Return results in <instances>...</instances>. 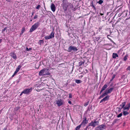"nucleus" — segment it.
I'll return each instance as SVG.
<instances>
[{"label": "nucleus", "mask_w": 130, "mask_h": 130, "mask_svg": "<svg viewBox=\"0 0 130 130\" xmlns=\"http://www.w3.org/2000/svg\"><path fill=\"white\" fill-rule=\"evenodd\" d=\"M62 7L64 12H65L67 10L70 11L72 10L75 11L77 9L76 7L73 5V3L69 2L68 0H62Z\"/></svg>", "instance_id": "nucleus-1"}, {"label": "nucleus", "mask_w": 130, "mask_h": 130, "mask_svg": "<svg viewBox=\"0 0 130 130\" xmlns=\"http://www.w3.org/2000/svg\"><path fill=\"white\" fill-rule=\"evenodd\" d=\"M121 18H119L118 19V21L115 24H112V27H114L115 25H116L117 26L116 28L117 29V30L118 33V35H120V34H122V32L121 30V28L122 27V20Z\"/></svg>", "instance_id": "nucleus-2"}, {"label": "nucleus", "mask_w": 130, "mask_h": 130, "mask_svg": "<svg viewBox=\"0 0 130 130\" xmlns=\"http://www.w3.org/2000/svg\"><path fill=\"white\" fill-rule=\"evenodd\" d=\"M113 89V88H111L109 89H107L105 91L104 93L100 96L98 99H100L105 96H107L108 94L112 92Z\"/></svg>", "instance_id": "nucleus-3"}, {"label": "nucleus", "mask_w": 130, "mask_h": 130, "mask_svg": "<svg viewBox=\"0 0 130 130\" xmlns=\"http://www.w3.org/2000/svg\"><path fill=\"white\" fill-rule=\"evenodd\" d=\"M39 22L40 21H39L36 23L31 26L29 30L30 32H32L34 31L35 30L38 28V26H40V24Z\"/></svg>", "instance_id": "nucleus-4"}, {"label": "nucleus", "mask_w": 130, "mask_h": 130, "mask_svg": "<svg viewBox=\"0 0 130 130\" xmlns=\"http://www.w3.org/2000/svg\"><path fill=\"white\" fill-rule=\"evenodd\" d=\"M78 49L75 46H73L72 45L70 46L68 48L67 51L69 52H77Z\"/></svg>", "instance_id": "nucleus-5"}, {"label": "nucleus", "mask_w": 130, "mask_h": 130, "mask_svg": "<svg viewBox=\"0 0 130 130\" xmlns=\"http://www.w3.org/2000/svg\"><path fill=\"white\" fill-rule=\"evenodd\" d=\"M55 32L54 31V30L48 36H45L44 38L45 40H47L48 39H51L54 37Z\"/></svg>", "instance_id": "nucleus-6"}, {"label": "nucleus", "mask_w": 130, "mask_h": 130, "mask_svg": "<svg viewBox=\"0 0 130 130\" xmlns=\"http://www.w3.org/2000/svg\"><path fill=\"white\" fill-rule=\"evenodd\" d=\"M98 123L99 122L98 121H92L91 123H89L88 126H92L93 127H94L98 125Z\"/></svg>", "instance_id": "nucleus-7"}, {"label": "nucleus", "mask_w": 130, "mask_h": 130, "mask_svg": "<svg viewBox=\"0 0 130 130\" xmlns=\"http://www.w3.org/2000/svg\"><path fill=\"white\" fill-rule=\"evenodd\" d=\"M56 102V104H57V106L59 107L63 105L64 104L63 101L60 99L59 100L58 99L57 100Z\"/></svg>", "instance_id": "nucleus-8"}, {"label": "nucleus", "mask_w": 130, "mask_h": 130, "mask_svg": "<svg viewBox=\"0 0 130 130\" xmlns=\"http://www.w3.org/2000/svg\"><path fill=\"white\" fill-rule=\"evenodd\" d=\"M32 90V88L30 89H26L23 91V93H24L25 94H28Z\"/></svg>", "instance_id": "nucleus-9"}, {"label": "nucleus", "mask_w": 130, "mask_h": 130, "mask_svg": "<svg viewBox=\"0 0 130 130\" xmlns=\"http://www.w3.org/2000/svg\"><path fill=\"white\" fill-rule=\"evenodd\" d=\"M90 2V6L94 10H95V11L96 10V9L95 7V5L94 4L95 3V1H91Z\"/></svg>", "instance_id": "nucleus-10"}, {"label": "nucleus", "mask_w": 130, "mask_h": 130, "mask_svg": "<svg viewBox=\"0 0 130 130\" xmlns=\"http://www.w3.org/2000/svg\"><path fill=\"white\" fill-rule=\"evenodd\" d=\"M94 40L99 42H100L102 40L101 39H100L101 38L100 36H96L94 38Z\"/></svg>", "instance_id": "nucleus-11"}, {"label": "nucleus", "mask_w": 130, "mask_h": 130, "mask_svg": "<svg viewBox=\"0 0 130 130\" xmlns=\"http://www.w3.org/2000/svg\"><path fill=\"white\" fill-rule=\"evenodd\" d=\"M130 107V103H128L125 106L123 107L122 108L123 109V110H126L128 111L129 110Z\"/></svg>", "instance_id": "nucleus-12"}, {"label": "nucleus", "mask_w": 130, "mask_h": 130, "mask_svg": "<svg viewBox=\"0 0 130 130\" xmlns=\"http://www.w3.org/2000/svg\"><path fill=\"white\" fill-rule=\"evenodd\" d=\"M45 71L44 73L43 74V75H50L51 73L49 72L50 70L48 69L45 68Z\"/></svg>", "instance_id": "nucleus-13"}, {"label": "nucleus", "mask_w": 130, "mask_h": 130, "mask_svg": "<svg viewBox=\"0 0 130 130\" xmlns=\"http://www.w3.org/2000/svg\"><path fill=\"white\" fill-rule=\"evenodd\" d=\"M109 97L110 96L109 95H107V96H106L103 99H102L101 100L100 103L102 102L103 101L105 102L106 101H107L109 99Z\"/></svg>", "instance_id": "nucleus-14"}, {"label": "nucleus", "mask_w": 130, "mask_h": 130, "mask_svg": "<svg viewBox=\"0 0 130 130\" xmlns=\"http://www.w3.org/2000/svg\"><path fill=\"white\" fill-rule=\"evenodd\" d=\"M51 8L52 11L53 12H54L56 9V7L53 3H52L51 6Z\"/></svg>", "instance_id": "nucleus-15"}, {"label": "nucleus", "mask_w": 130, "mask_h": 130, "mask_svg": "<svg viewBox=\"0 0 130 130\" xmlns=\"http://www.w3.org/2000/svg\"><path fill=\"white\" fill-rule=\"evenodd\" d=\"M45 68L43 69L42 70H41L39 73V75L40 76H41L43 75V74H44V71H45Z\"/></svg>", "instance_id": "nucleus-16"}, {"label": "nucleus", "mask_w": 130, "mask_h": 130, "mask_svg": "<svg viewBox=\"0 0 130 130\" xmlns=\"http://www.w3.org/2000/svg\"><path fill=\"white\" fill-rule=\"evenodd\" d=\"M11 57L14 59L15 60L17 58V57L16 56L15 54L14 53H11Z\"/></svg>", "instance_id": "nucleus-17"}, {"label": "nucleus", "mask_w": 130, "mask_h": 130, "mask_svg": "<svg viewBox=\"0 0 130 130\" xmlns=\"http://www.w3.org/2000/svg\"><path fill=\"white\" fill-rule=\"evenodd\" d=\"M97 127H98L99 128L102 129L103 128H105L104 127H106V125L105 124H102L98 126Z\"/></svg>", "instance_id": "nucleus-18"}, {"label": "nucleus", "mask_w": 130, "mask_h": 130, "mask_svg": "<svg viewBox=\"0 0 130 130\" xmlns=\"http://www.w3.org/2000/svg\"><path fill=\"white\" fill-rule=\"evenodd\" d=\"M44 39L42 40H40L38 42V44L40 45L43 44L44 43Z\"/></svg>", "instance_id": "nucleus-19"}, {"label": "nucleus", "mask_w": 130, "mask_h": 130, "mask_svg": "<svg viewBox=\"0 0 130 130\" xmlns=\"http://www.w3.org/2000/svg\"><path fill=\"white\" fill-rule=\"evenodd\" d=\"M85 60H84L82 61L81 60L79 62V66L80 67L82 65H84V63H85Z\"/></svg>", "instance_id": "nucleus-20"}, {"label": "nucleus", "mask_w": 130, "mask_h": 130, "mask_svg": "<svg viewBox=\"0 0 130 130\" xmlns=\"http://www.w3.org/2000/svg\"><path fill=\"white\" fill-rule=\"evenodd\" d=\"M86 117H84L83 118V120L82 122L80 124H81V125L83 124L84 125H85V124H86Z\"/></svg>", "instance_id": "nucleus-21"}, {"label": "nucleus", "mask_w": 130, "mask_h": 130, "mask_svg": "<svg viewBox=\"0 0 130 130\" xmlns=\"http://www.w3.org/2000/svg\"><path fill=\"white\" fill-rule=\"evenodd\" d=\"M118 57V55L116 53H113L112 54V58H116V57Z\"/></svg>", "instance_id": "nucleus-22"}, {"label": "nucleus", "mask_w": 130, "mask_h": 130, "mask_svg": "<svg viewBox=\"0 0 130 130\" xmlns=\"http://www.w3.org/2000/svg\"><path fill=\"white\" fill-rule=\"evenodd\" d=\"M108 86L107 84H106L102 87V90L103 91L105 90L107 88Z\"/></svg>", "instance_id": "nucleus-23"}, {"label": "nucleus", "mask_w": 130, "mask_h": 130, "mask_svg": "<svg viewBox=\"0 0 130 130\" xmlns=\"http://www.w3.org/2000/svg\"><path fill=\"white\" fill-rule=\"evenodd\" d=\"M126 110H123V113L124 115L125 116L128 114L129 113Z\"/></svg>", "instance_id": "nucleus-24"}, {"label": "nucleus", "mask_w": 130, "mask_h": 130, "mask_svg": "<svg viewBox=\"0 0 130 130\" xmlns=\"http://www.w3.org/2000/svg\"><path fill=\"white\" fill-rule=\"evenodd\" d=\"M122 14H123L122 17H126L127 15V12L126 11H123L122 12Z\"/></svg>", "instance_id": "nucleus-25"}, {"label": "nucleus", "mask_w": 130, "mask_h": 130, "mask_svg": "<svg viewBox=\"0 0 130 130\" xmlns=\"http://www.w3.org/2000/svg\"><path fill=\"white\" fill-rule=\"evenodd\" d=\"M75 82L78 84H80L82 82V81L79 79H76Z\"/></svg>", "instance_id": "nucleus-26"}, {"label": "nucleus", "mask_w": 130, "mask_h": 130, "mask_svg": "<svg viewBox=\"0 0 130 130\" xmlns=\"http://www.w3.org/2000/svg\"><path fill=\"white\" fill-rule=\"evenodd\" d=\"M21 67V65L18 66V67L17 68L16 71L18 72Z\"/></svg>", "instance_id": "nucleus-27"}, {"label": "nucleus", "mask_w": 130, "mask_h": 130, "mask_svg": "<svg viewBox=\"0 0 130 130\" xmlns=\"http://www.w3.org/2000/svg\"><path fill=\"white\" fill-rule=\"evenodd\" d=\"M119 121V119H115L113 121L112 124H113L116 123L118 122Z\"/></svg>", "instance_id": "nucleus-28"}, {"label": "nucleus", "mask_w": 130, "mask_h": 130, "mask_svg": "<svg viewBox=\"0 0 130 130\" xmlns=\"http://www.w3.org/2000/svg\"><path fill=\"white\" fill-rule=\"evenodd\" d=\"M128 57V55H126L123 58V60L125 61H126Z\"/></svg>", "instance_id": "nucleus-29"}, {"label": "nucleus", "mask_w": 130, "mask_h": 130, "mask_svg": "<svg viewBox=\"0 0 130 130\" xmlns=\"http://www.w3.org/2000/svg\"><path fill=\"white\" fill-rule=\"evenodd\" d=\"M81 126V124H80L77 126L75 128L76 130H79Z\"/></svg>", "instance_id": "nucleus-30"}, {"label": "nucleus", "mask_w": 130, "mask_h": 130, "mask_svg": "<svg viewBox=\"0 0 130 130\" xmlns=\"http://www.w3.org/2000/svg\"><path fill=\"white\" fill-rule=\"evenodd\" d=\"M103 2V1L102 0H100L99 1L97 2V3H99V4H102Z\"/></svg>", "instance_id": "nucleus-31"}, {"label": "nucleus", "mask_w": 130, "mask_h": 130, "mask_svg": "<svg viewBox=\"0 0 130 130\" xmlns=\"http://www.w3.org/2000/svg\"><path fill=\"white\" fill-rule=\"evenodd\" d=\"M25 28L24 27H23L22 28V29L21 33L20 34L21 35L22 34H23V32H24L25 31Z\"/></svg>", "instance_id": "nucleus-32"}, {"label": "nucleus", "mask_w": 130, "mask_h": 130, "mask_svg": "<svg viewBox=\"0 0 130 130\" xmlns=\"http://www.w3.org/2000/svg\"><path fill=\"white\" fill-rule=\"evenodd\" d=\"M122 8L121 7L117 11V13H118L121 12H122Z\"/></svg>", "instance_id": "nucleus-33"}, {"label": "nucleus", "mask_w": 130, "mask_h": 130, "mask_svg": "<svg viewBox=\"0 0 130 130\" xmlns=\"http://www.w3.org/2000/svg\"><path fill=\"white\" fill-rule=\"evenodd\" d=\"M71 86H72L74 87L76 86V84L75 83H72L70 85Z\"/></svg>", "instance_id": "nucleus-34"}, {"label": "nucleus", "mask_w": 130, "mask_h": 130, "mask_svg": "<svg viewBox=\"0 0 130 130\" xmlns=\"http://www.w3.org/2000/svg\"><path fill=\"white\" fill-rule=\"evenodd\" d=\"M100 15L102 16L104 15V12H103L102 10H101L100 12Z\"/></svg>", "instance_id": "nucleus-35"}, {"label": "nucleus", "mask_w": 130, "mask_h": 130, "mask_svg": "<svg viewBox=\"0 0 130 130\" xmlns=\"http://www.w3.org/2000/svg\"><path fill=\"white\" fill-rule=\"evenodd\" d=\"M127 79L126 78H125L124 79V80L123 81L124 85H125V84L127 82Z\"/></svg>", "instance_id": "nucleus-36"}, {"label": "nucleus", "mask_w": 130, "mask_h": 130, "mask_svg": "<svg viewBox=\"0 0 130 130\" xmlns=\"http://www.w3.org/2000/svg\"><path fill=\"white\" fill-rule=\"evenodd\" d=\"M90 106H89L87 110L86 111V113H87L88 111H90Z\"/></svg>", "instance_id": "nucleus-37"}, {"label": "nucleus", "mask_w": 130, "mask_h": 130, "mask_svg": "<svg viewBox=\"0 0 130 130\" xmlns=\"http://www.w3.org/2000/svg\"><path fill=\"white\" fill-rule=\"evenodd\" d=\"M7 27H5L4 29H3L2 30V32L4 33V32L7 30Z\"/></svg>", "instance_id": "nucleus-38"}, {"label": "nucleus", "mask_w": 130, "mask_h": 130, "mask_svg": "<svg viewBox=\"0 0 130 130\" xmlns=\"http://www.w3.org/2000/svg\"><path fill=\"white\" fill-rule=\"evenodd\" d=\"M89 101L88 102H87L86 103H85L84 104V106L86 107V106L89 104Z\"/></svg>", "instance_id": "nucleus-39"}, {"label": "nucleus", "mask_w": 130, "mask_h": 130, "mask_svg": "<svg viewBox=\"0 0 130 130\" xmlns=\"http://www.w3.org/2000/svg\"><path fill=\"white\" fill-rule=\"evenodd\" d=\"M122 116V112L120 113L117 116V117L118 118Z\"/></svg>", "instance_id": "nucleus-40"}, {"label": "nucleus", "mask_w": 130, "mask_h": 130, "mask_svg": "<svg viewBox=\"0 0 130 130\" xmlns=\"http://www.w3.org/2000/svg\"><path fill=\"white\" fill-rule=\"evenodd\" d=\"M41 7V6L40 5H38L37 7H36V8L37 9H39Z\"/></svg>", "instance_id": "nucleus-41"}, {"label": "nucleus", "mask_w": 130, "mask_h": 130, "mask_svg": "<svg viewBox=\"0 0 130 130\" xmlns=\"http://www.w3.org/2000/svg\"><path fill=\"white\" fill-rule=\"evenodd\" d=\"M72 93H70L69 94V98H72Z\"/></svg>", "instance_id": "nucleus-42"}, {"label": "nucleus", "mask_w": 130, "mask_h": 130, "mask_svg": "<svg viewBox=\"0 0 130 130\" xmlns=\"http://www.w3.org/2000/svg\"><path fill=\"white\" fill-rule=\"evenodd\" d=\"M126 104V102H124L123 103H122V108H123V107Z\"/></svg>", "instance_id": "nucleus-43"}, {"label": "nucleus", "mask_w": 130, "mask_h": 130, "mask_svg": "<svg viewBox=\"0 0 130 130\" xmlns=\"http://www.w3.org/2000/svg\"><path fill=\"white\" fill-rule=\"evenodd\" d=\"M95 130H102V129H101L100 128H99V127H96L95 128Z\"/></svg>", "instance_id": "nucleus-44"}, {"label": "nucleus", "mask_w": 130, "mask_h": 130, "mask_svg": "<svg viewBox=\"0 0 130 130\" xmlns=\"http://www.w3.org/2000/svg\"><path fill=\"white\" fill-rule=\"evenodd\" d=\"M122 51H121V49L120 50H119L118 52V54L120 53V54H121L122 53L121 52Z\"/></svg>", "instance_id": "nucleus-45"}, {"label": "nucleus", "mask_w": 130, "mask_h": 130, "mask_svg": "<svg viewBox=\"0 0 130 130\" xmlns=\"http://www.w3.org/2000/svg\"><path fill=\"white\" fill-rule=\"evenodd\" d=\"M20 107H16L15 108V110H18L20 109Z\"/></svg>", "instance_id": "nucleus-46"}, {"label": "nucleus", "mask_w": 130, "mask_h": 130, "mask_svg": "<svg viewBox=\"0 0 130 130\" xmlns=\"http://www.w3.org/2000/svg\"><path fill=\"white\" fill-rule=\"evenodd\" d=\"M127 70H129L130 71V66H128L126 69Z\"/></svg>", "instance_id": "nucleus-47"}, {"label": "nucleus", "mask_w": 130, "mask_h": 130, "mask_svg": "<svg viewBox=\"0 0 130 130\" xmlns=\"http://www.w3.org/2000/svg\"><path fill=\"white\" fill-rule=\"evenodd\" d=\"M44 36H45V35H44V34H42L41 35V39H42V37H44Z\"/></svg>", "instance_id": "nucleus-48"}, {"label": "nucleus", "mask_w": 130, "mask_h": 130, "mask_svg": "<svg viewBox=\"0 0 130 130\" xmlns=\"http://www.w3.org/2000/svg\"><path fill=\"white\" fill-rule=\"evenodd\" d=\"M68 130H69V128L70 127V126L69 124H68L67 126Z\"/></svg>", "instance_id": "nucleus-49"}, {"label": "nucleus", "mask_w": 130, "mask_h": 130, "mask_svg": "<svg viewBox=\"0 0 130 130\" xmlns=\"http://www.w3.org/2000/svg\"><path fill=\"white\" fill-rule=\"evenodd\" d=\"M35 12L34 11H32V13H31L32 15H31V17H32V16L34 15Z\"/></svg>", "instance_id": "nucleus-50"}, {"label": "nucleus", "mask_w": 130, "mask_h": 130, "mask_svg": "<svg viewBox=\"0 0 130 130\" xmlns=\"http://www.w3.org/2000/svg\"><path fill=\"white\" fill-rule=\"evenodd\" d=\"M118 14L119 17H120V16H121V15L122 14V13H118Z\"/></svg>", "instance_id": "nucleus-51"}, {"label": "nucleus", "mask_w": 130, "mask_h": 130, "mask_svg": "<svg viewBox=\"0 0 130 130\" xmlns=\"http://www.w3.org/2000/svg\"><path fill=\"white\" fill-rule=\"evenodd\" d=\"M115 76L116 75H113V76H112V78L113 79L115 78Z\"/></svg>", "instance_id": "nucleus-52"}, {"label": "nucleus", "mask_w": 130, "mask_h": 130, "mask_svg": "<svg viewBox=\"0 0 130 130\" xmlns=\"http://www.w3.org/2000/svg\"><path fill=\"white\" fill-rule=\"evenodd\" d=\"M26 50L27 51H29L28 48L27 47H26Z\"/></svg>", "instance_id": "nucleus-53"}, {"label": "nucleus", "mask_w": 130, "mask_h": 130, "mask_svg": "<svg viewBox=\"0 0 130 130\" xmlns=\"http://www.w3.org/2000/svg\"><path fill=\"white\" fill-rule=\"evenodd\" d=\"M38 17V16L37 15H36L35 16L34 19H37Z\"/></svg>", "instance_id": "nucleus-54"}, {"label": "nucleus", "mask_w": 130, "mask_h": 130, "mask_svg": "<svg viewBox=\"0 0 130 130\" xmlns=\"http://www.w3.org/2000/svg\"><path fill=\"white\" fill-rule=\"evenodd\" d=\"M103 91L101 89L100 92V94Z\"/></svg>", "instance_id": "nucleus-55"}, {"label": "nucleus", "mask_w": 130, "mask_h": 130, "mask_svg": "<svg viewBox=\"0 0 130 130\" xmlns=\"http://www.w3.org/2000/svg\"><path fill=\"white\" fill-rule=\"evenodd\" d=\"M102 27H100L99 28V31H100V30L101 29H102Z\"/></svg>", "instance_id": "nucleus-56"}, {"label": "nucleus", "mask_w": 130, "mask_h": 130, "mask_svg": "<svg viewBox=\"0 0 130 130\" xmlns=\"http://www.w3.org/2000/svg\"><path fill=\"white\" fill-rule=\"evenodd\" d=\"M68 103L69 104H72V103H71V101H68Z\"/></svg>", "instance_id": "nucleus-57"}, {"label": "nucleus", "mask_w": 130, "mask_h": 130, "mask_svg": "<svg viewBox=\"0 0 130 130\" xmlns=\"http://www.w3.org/2000/svg\"><path fill=\"white\" fill-rule=\"evenodd\" d=\"M18 72L16 71H15L14 72V74L15 75Z\"/></svg>", "instance_id": "nucleus-58"}, {"label": "nucleus", "mask_w": 130, "mask_h": 130, "mask_svg": "<svg viewBox=\"0 0 130 130\" xmlns=\"http://www.w3.org/2000/svg\"><path fill=\"white\" fill-rule=\"evenodd\" d=\"M20 79H18V80H17V83H18L19 82V81L20 80Z\"/></svg>", "instance_id": "nucleus-59"}, {"label": "nucleus", "mask_w": 130, "mask_h": 130, "mask_svg": "<svg viewBox=\"0 0 130 130\" xmlns=\"http://www.w3.org/2000/svg\"><path fill=\"white\" fill-rule=\"evenodd\" d=\"M89 126H88H88H87L86 128L85 129V130H87V128H88Z\"/></svg>", "instance_id": "nucleus-60"}, {"label": "nucleus", "mask_w": 130, "mask_h": 130, "mask_svg": "<svg viewBox=\"0 0 130 130\" xmlns=\"http://www.w3.org/2000/svg\"><path fill=\"white\" fill-rule=\"evenodd\" d=\"M71 82V80H68L67 81V83H70Z\"/></svg>", "instance_id": "nucleus-61"}, {"label": "nucleus", "mask_w": 130, "mask_h": 130, "mask_svg": "<svg viewBox=\"0 0 130 130\" xmlns=\"http://www.w3.org/2000/svg\"><path fill=\"white\" fill-rule=\"evenodd\" d=\"M15 75V74H13L12 75V76L11 77V78H13V77H14V75Z\"/></svg>", "instance_id": "nucleus-62"}, {"label": "nucleus", "mask_w": 130, "mask_h": 130, "mask_svg": "<svg viewBox=\"0 0 130 130\" xmlns=\"http://www.w3.org/2000/svg\"><path fill=\"white\" fill-rule=\"evenodd\" d=\"M113 85V84L112 83L110 85V86L111 87Z\"/></svg>", "instance_id": "nucleus-63"}, {"label": "nucleus", "mask_w": 130, "mask_h": 130, "mask_svg": "<svg viewBox=\"0 0 130 130\" xmlns=\"http://www.w3.org/2000/svg\"><path fill=\"white\" fill-rule=\"evenodd\" d=\"M68 84V83H67L65 84V85H66V86H67Z\"/></svg>", "instance_id": "nucleus-64"}]
</instances>
